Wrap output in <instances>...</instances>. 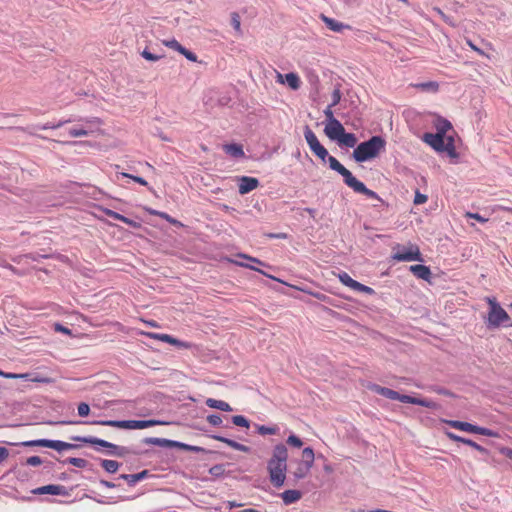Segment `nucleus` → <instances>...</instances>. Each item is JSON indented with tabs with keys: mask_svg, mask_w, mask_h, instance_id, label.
I'll list each match as a JSON object with an SVG mask.
<instances>
[{
	"mask_svg": "<svg viewBox=\"0 0 512 512\" xmlns=\"http://www.w3.org/2000/svg\"><path fill=\"white\" fill-rule=\"evenodd\" d=\"M288 449L284 444H277L272 451L271 458L267 463L270 482L274 487L280 488L284 485L287 471Z\"/></svg>",
	"mask_w": 512,
	"mask_h": 512,
	"instance_id": "f257e3e1",
	"label": "nucleus"
},
{
	"mask_svg": "<svg viewBox=\"0 0 512 512\" xmlns=\"http://www.w3.org/2000/svg\"><path fill=\"white\" fill-rule=\"evenodd\" d=\"M386 140L380 135H374L368 140L359 143L352 152V158L357 163L367 162L377 158L385 151Z\"/></svg>",
	"mask_w": 512,
	"mask_h": 512,
	"instance_id": "f03ea898",
	"label": "nucleus"
},
{
	"mask_svg": "<svg viewBox=\"0 0 512 512\" xmlns=\"http://www.w3.org/2000/svg\"><path fill=\"white\" fill-rule=\"evenodd\" d=\"M368 388L371 391H373L381 396H384L388 399H391V400H398L403 403L419 405V406H423V407L431 408V409H434L437 407V404L434 401H431L428 399H421V398H417V397H413V396H409V395H402L395 390H392V389L386 388V387H382L377 384L369 385Z\"/></svg>",
	"mask_w": 512,
	"mask_h": 512,
	"instance_id": "7ed1b4c3",
	"label": "nucleus"
},
{
	"mask_svg": "<svg viewBox=\"0 0 512 512\" xmlns=\"http://www.w3.org/2000/svg\"><path fill=\"white\" fill-rule=\"evenodd\" d=\"M489 309L485 318L488 329H497L500 326L512 327L508 313L501 307L495 298H487Z\"/></svg>",
	"mask_w": 512,
	"mask_h": 512,
	"instance_id": "20e7f679",
	"label": "nucleus"
},
{
	"mask_svg": "<svg viewBox=\"0 0 512 512\" xmlns=\"http://www.w3.org/2000/svg\"><path fill=\"white\" fill-rule=\"evenodd\" d=\"M92 424L120 429H145L161 424V422L157 420H99L93 421Z\"/></svg>",
	"mask_w": 512,
	"mask_h": 512,
	"instance_id": "39448f33",
	"label": "nucleus"
},
{
	"mask_svg": "<svg viewBox=\"0 0 512 512\" xmlns=\"http://www.w3.org/2000/svg\"><path fill=\"white\" fill-rule=\"evenodd\" d=\"M392 258L397 261H423L422 254L417 245H397L393 248Z\"/></svg>",
	"mask_w": 512,
	"mask_h": 512,
	"instance_id": "423d86ee",
	"label": "nucleus"
},
{
	"mask_svg": "<svg viewBox=\"0 0 512 512\" xmlns=\"http://www.w3.org/2000/svg\"><path fill=\"white\" fill-rule=\"evenodd\" d=\"M314 460L315 454L313 449L310 447L304 448L302 451V460L298 462L297 467L292 472L293 476L298 480L305 478L313 467Z\"/></svg>",
	"mask_w": 512,
	"mask_h": 512,
	"instance_id": "0eeeda50",
	"label": "nucleus"
},
{
	"mask_svg": "<svg viewBox=\"0 0 512 512\" xmlns=\"http://www.w3.org/2000/svg\"><path fill=\"white\" fill-rule=\"evenodd\" d=\"M445 422L452 428H455V429H458L461 431L475 433V434L488 436V437H498L497 432H495L491 429L485 428V427L473 425L468 422H463V421H458V420H446Z\"/></svg>",
	"mask_w": 512,
	"mask_h": 512,
	"instance_id": "6e6552de",
	"label": "nucleus"
},
{
	"mask_svg": "<svg viewBox=\"0 0 512 512\" xmlns=\"http://www.w3.org/2000/svg\"><path fill=\"white\" fill-rule=\"evenodd\" d=\"M304 137L310 150L323 162H326L328 157L327 149L319 142L317 136L312 129L306 125L304 128Z\"/></svg>",
	"mask_w": 512,
	"mask_h": 512,
	"instance_id": "1a4fd4ad",
	"label": "nucleus"
},
{
	"mask_svg": "<svg viewBox=\"0 0 512 512\" xmlns=\"http://www.w3.org/2000/svg\"><path fill=\"white\" fill-rule=\"evenodd\" d=\"M25 447H47L54 449L56 451H64L69 450L75 447V445L60 441V440H49V439H38V440H30L22 443Z\"/></svg>",
	"mask_w": 512,
	"mask_h": 512,
	"instance_id": "9d476101",
	"label": "nucleus"
},
{
	"mask_svg": "<svg viewBox=\"0 0 512 512\" xmlns=\"http://www.w3.org/2000/svg\"><path fill=\"white\" fill-rule=\"evenodd\" d=\"M72 440L77 441V442H82V443L91 444V445H98V446H101V447H104V448L112 449L113 451L111 452V454H114V455H117V456H123L124 453H125V448L124 447L117 446V445H115L113 443H110V442H108L106 440L99 439V438L92 437V436H87V437L75 436V437H72Z\"/></svg>",
	"mask_w": 512,
	"mask_h": 512,
	"instance_id": "9b49d317",
	"label": "nucleus"
},
{
	"mask_svg": "<svg viewBox=\"0 0 512 512\" xmlns=\"http://www.w3.org/2000/svg\"><path fill=\"white\" fill-rule=\"evenodd\" d=\"M234 266H241V267H245V268H249V269H252L254 271H257L259 272L260 274L264 275L265 277H267L268 279L272 280V281H275V282H279V283H282V284H285L288 288H291V289H294V288H299L298 286L296 285H293V284H287L285 282H283L282 280L276 278V277H273L271 275H268L266 274L265 272L259 270L258 268L252 266L251 264L249 263H244V262H239L237 260H233L232 258L228 257L226 255V269H229L230 267H234Z\"/></svg>",
	"mask_w": 512,
	"mask_h": 512,
	"instance_id": "f8f14e48",
	"label": "nucleus"
},
{
	"mask_svg": "<svg viewBox=\"0 0 512 512\" xmlns=\"http://www.w3.org/2000/svg\"><path fill=\"white\" fill-rule=\"evenodd\" d=\"M326 161H328L330 169H332L333 171H336L343 177V181L347 186L355 178L353 176V174L351 173V171H349L347 168H345L335 157L330 156L328 154Z\"/></svg>",
	"mask_w": 512,
	"mask_h": 512,
	"instance_id": "ddd939ff",
	"label": "nucleus"
},
{
	"mask_svg": "<svg viewBox=\"0 0 512 512\" xmlns=\"http://www.w3.org/2000/svg\"><path fill=\"white\" fill-rule=\"evenodd\" d=\"M354 192L363 194L371 199H377L380 202H383L382 198L373 190L366 187V185L358 180L356 177L350 182L348 185Z\"/></svg>",
	"mask_w": 512,
	"mask_h": 512,
	"instance_id": "4468645a",
	"label": "nucleus"
},
{
	"mask_svg": "<svg viewBox=\"0 0 512 512\" xmlns=\"http://www.w3.org/2000/svg\"><path fill=\"white\" fill-rule=\"evenodd\" d=\"M237 182L239 186V193L241 195L250 193L260 185V182L257 178L249 176L237 177Z\"/></svg>",
	"mask_w": 512,
	"mask_h": 512,
	"instance_id": "2eb2a0df",
	"label": "nucleus"
},
{
	"mask_svg": "<svg viewBox=\"0 0 512 512\" xmlns=\"http://www.w3.org/2000/svg\"><path fill=\"white\" fill-rule=\"evenodd\" d=\"M324 132L329 139L338 141L345 129L338 119H333L332 122L326 124Z\"/></svg>",
	"mask_w": 512,
	"mask_h": 512,
	"instance_id": "dca6fc26",
	"label": "nucleus"
},
{
	"mask_svg": "<svg viewBox=\"0 0 512 512\" xmlns=\"http://www.w3.org/2000/svg\"><path fill=\"white\" fill-rule=\"evenodd\" d=\"M443 140L445 137L437 134V133H425L423 135V141L430 145L435 151L443 152Z\"/></svg>",
	"mask_w": 512,
	"mask_h": 512,
	"instance_id": "f3484780",
	"label": "nucleus"
},
{
	"mask_svg": "<svg viewBox=\"0 0 512 512\" xmlns=\"http://www.w3.org/2000/svg\"><path fill=\"white\" fill-rule=\"evenodd\" d=\"M104 213L105 215H107L108 217L112 218V219H115V220H119L125 224H127L128 226L134 228V229H139L141 228V223L138 222V221H135L133 219H130L116 211H113L111 209H108V208H105L104 210Z\"/></svg>",
	"mask_w": 512,
	"mask_h": 512,
	"instance_id": "a211bd4d",
	"label": "nucleus"
},
{
	"mask_svg": "<svg viewBox=\"0 0 512 512\" xmlns=\"http://www.w3.org/2000/svg\"><path fill=\"white\" fill-rule=\"evenodd\" d=\"M148 337L152 338V339H156V340H160L162 342H165V343H169L171 345H175V346H178V347H183V348H189L190 347V344L188 343H185V342H181L180 340L168 335V334H160V333H147L146 334Z\"/></svg>",
	"mask_w": 512,
	"mask_h": 512,
	"instance_id": "6ab92c4d",
	"label": "nucleus"
},
{
	"mask_svg": "<svg viewBox=\"0 0 512 512\" xmlns=\"http://www.w3.org/2000/svg\"><path fill=\"white\" fill-rule=\"evenodd\" d=\"M40 259H49V254L31 252L18 256L14 261L18 264H29L30 261L39 262Z\"/></svg>",
	"mask_w": 512,
	"mask_h": 512,
	"instance_id": "aec40b11",
	"label": "nucleus"
},
{
	"mask_svg": "<svg viewBox=\"0 0 512 512\" xmlns=\"http://www.w3.org/2000/svg\"><path fill=\"white\" fill-rule=\"evenodd\" d=\"M434 127L436 129V133L443 137H446L447 132L453 129L451 122L441 116H438L435 119Z\"/></svg>",
	"mask_w": 512,
	"mask_h": 512,
	"instance_id": "412c9836",
	"label": "nucleus"
},
{
	"mask_svg": "<svg viewBox=\"0 0 512 512\" xmlns=\"http://www.w3.org/2000/svg\"><path fill=\"white\" fill-rule=\"evenodd\" d=\"M333 275L336 276L335 273H333ZM337 277L343 285L349 288H369L368 286L352 279L346 272H340Z\"/></svg>",
	"mask_w": 512,
	"mask_h": 512,
	"instance_id": "4be33fe9",
	"label": "nucleus"
},
{
	"mask_svg": "<svg viewBox=\"0 0 512 512\" xmlns=\"http://www.w3.org/2000/svg\"><path fill=\"white\" fill-rule=\"evenodd\" d=\"M226 154L230 155L234 159L245 158L243 145L238 143L226 144Z\"/></svg>",
	"mask_w": 512,
	"mask_h": 512,
	"instance_id": "5701e85b",
	"label": "nucleus"
},
{
	"mask_svg": "<svg viewBox=\"0 0 512 512\" xmlns=\"http://www.w3.org/2000/svg\"><path fill=\"white\" fill-rule=\"evenodd\" d=\"M410 271L419 279H423L426 281H429V278L431 276V271L429 267L422 265V264H416L412 265L410 267Z\"/></svg>",
	"mask_w": 512,
	"mask_h": 512,
	"instance_id": "b1692460",
	"label": "nucleus"
},
{
	"mask_svg": "<svg viewBox=\"0 0 512 512\" xmlns=\"http://www.w3.org/2000/svg\"><path fill=\"white\" fill-rule=\"evenodd\" d=\"M320 17H321L322 21L326 24V26H327L330 30H332V31H334V32H342V31H343V29H345V28H349V26H348V25H345V24H343L342 22H339V21H337V20H335V19H333V18L327 17V16H326V15H324V14H321V16H320Z\"/></svg>",
	"mask_w": 512,
	"mask_h": 512,
	"instance_id": "393cba45",
	"label": "nucleus"
},
{
	"mask_svg": "<svg viewBox=\"0 0 512 512\" xmlns=\"http://www.w3.org/2000/svg\"><path fill=\"white\" fill-rule=\"evenodd\" d=\"M302 493L299 490H286L281 494V498L286 505L292 504L300 500Z\"/></svg>",
	"mask_w": 512,
	"mask_h": 512,
	"instance_id": "a878e982",
	"label": "nucleus"
},
{
	"mask_svg": "<svg viewBox=\"0 0 512 512\" xmlns=\"http://www.w3.org/2000/svg\"><path fill=\"white\" fill-rule=\"evenodd\" d=\"M443 152H446L451 158L458 157L452 135H446L445 140H443Z\"/></svg>",
	"mask_w": 512,
	"mask_h": 512,
	"instance_id": "bb28decb",
	"label": "nucleus"
},
{
	"mask_svg": "<svg viewBox=\"0 0 512 512\" xmlns=\"http://www.w3.org/2000/svg\"><path fill=\"white\" fill-rule=\"evenodd\" d=\"M148 475L147 470H143L136 474H122L120 478L125 480L130 486H134L137 482L145 479Z\"/></svg>",
	"mask_w": 512,
	"mask_h": 512,
	"instance_id": "cd10ccee",
	"label": "nucleus"
},
{
	"mask_svg": "<svg viewBox=\"0 0 512 512\" xmlns=\"http://www.w3.org/2000/svg\"><path fill=\"white\" fill-rule=\"evenodd\" d=\"M337 142L340 146L355 149V147L357 146V137L354 133H347L345 131Z\"/></svg>",
	"mask_w": 512,
	"mask_h": 512,
	"instance_id": "c85d7f7f",
	"label": "nucleus"
},
{
	"mask_svg": "<svg viewBox=\"0 0 512 512\" xmlns=\"http://www.w3.org/2000/svg\"><path fill=\"white\" fill-rule=\"evenodd\" d=\"M27 377L25 380L42 383V384H51L54 383V379L48 375L40 374V373H26Z\"/></svg>",
	"mask_w": 512,
	"mask_h": 512,
	"instance_id": "c756f323",
	"label": "nucleus"
},
{
	"mask_svg": "<svg viewBox=\"0 0 512 512\" xmlns=\"http://www.w3.org/2000/svg\"><path fill=\"white\" fill-rule=\"evenodd\" d=\"M37 492L40 494L61 495L64 492V487L61 485H46L38 488Z\"/></svg>",
	"mask_w": 512,
	"mask_h": 512,
	"instance_id": "7c9ffc66",
	"label": "nucleus"
},
{
	"mask_svg": "<svg viewBox=\"0 0 512 512\" xmlns=\"http://www.w3.org/2000/svg\"><path fill=\"white\" fill-rule=\"evenodd\" d=\"M230 24L235 31V35L241 37L243 35V31L241 29V18L238 13L233 12L230 15Z\"/></svg>",
	"mask_w": 512,
	"mask_h": 512,
	"instance_id": "2f4dec72",
	"label": "nucleus"
},
{
	"mask_svg": "<svg viewBox=\"0 0 512 512\" xmlns=\"http://www.w3.org/2000/svg\"><path fill=\"white\" fill-rule=\"evenodd\" d=\"M101 466L108 473H116L120 467V463L115 460L104 459L101 461Z\"/></svg>",
	"mask_w": 512,
	"mask_h": 512,
	"instance_id": "473e14b6",
	"label": "nucleus"
},
{
	"mask_svg": "<svg viewBox=\"0 0 512 512\" xmlns=\"http://www.w3.org/2000/svg\"><path fill=\"white\" fill-rule=\"evenodd\" d=\"M416 88L422 91L437 92L439 90V83L436 81L422 82L415 85Z\"/></svg>",
	"mask_w": 512,
	"mask_h": 512,
	"instance_id": "72a5a7b5",
	"label": "nucleus"
},
{
	"mask_svg": "<svg viewBox=\"0 0 512 512\" xmlns=\"http://www.w3.org/2000/svg\"><path fill=\"white\" fill-rule=\"evenodd\" d=\"M285 77L290 88L296 90L300 87V78L297 74L290 72L287 73Z\"/></svg>",
	"mask_w": 512,
	"mask_h": 512,
	"instance_id": "f704fd0d",
	"label": "nucleus"
},
{
	"mask_svg": "<svg viewBox=\"0 0 512 512\" xmlns=\"http://www.w3.org/2000/svg\"><path fill=\"white\" fill-rule=\"evenodd\" d=\"M120 175H121V177L129 178L142 186H146L150 192H153V188L148 186V182L144 178H142L140 176H135V175H132L129 173H125V172L120 173Z\"/></svg>",
	"mask_w": 512,
	"mask_h": 512,
	"instance_id": "c9c22d12",
	"label": "nucleus"
},
{
	"mask_svg": "<svg viewBox=\"0 0 512 512\" xmlns=\"http://www.w3.org/2000/svg\"><path fill=\"white\" fill-rule=\"evenodd\" d=\"M140 54L145 60L150 62H156L164 57V55L152 53L147 47Z\"/></svg>",
	"mask_w": 512,
	"mask_h": 512,
	"instance_id": "e433bc0d",
	"label": "nucleus"
},
{
	"mask_svg": "<svg viewBox=\"0 0 512 512\" xmlns=\"http://www.w3.org/2000/svg\"><path fill=\"white\" fill-rule=\"evenodd\" d=\"M71 122L70 119H67V120H60L59 122L57 123H52V122H48V123H45L44 125L42 126H36L38 129H42V130H47V129H58L60 127H62L63 125L67 124Z\"/></svg>",
	"mask_w": 512,
	"mask_h": 512,
	"instance_id": "4c0bfd02",
	"label": "nucleus"
},
{
	"mask_svg": "<svg viewBox=\"0 0 512 512\" xmlns=\"http://www.w3.org/2000/svg\"><path fill=\"white\" fill-rule=\"evenodd\" d=\"M65 462L77 468H85L88 465V461L86 459L76 457H70L66 459Z\"/></svg>",
	"mask_w": 512,
	"mask_h": 512,
	"instance_id": "58836bf2",
	"label": "nucleus"
},
{
	"mask_svg": "<svg viewBox=\"0 0 512 512\" xmlns=\"http://www.w3.org/2000/svg\"><path fill=\"white\" fill-rule=\"evenodd\" d=\"M232 423L239 427L248 429L250 427L249 421L242 415H236L232 417Z\"/></svg>",
	"mask_w": 512,
	"mask_h": 512,
	"instance_id": "ea45409f",
	"label": "nucleus"
},
{
	"mask_svg": "<svg viewBox=\"0 0 512 512\" xmlns=\"http://www.w3.org/2000/svg\"><path fill=\"white\" fill-rule=\"evenodd\" d=\"M226 445L236 449V450H240V451H243V452H246L248 453L250 451V448L248 446H245L243 444H240L236 441H233V440H230V439H227L226 438Z\"/></svg>",
	"mask_w": 512,
	"mask_h": 512,
	"instance_id": "a19ab883",
	"label": "nucleus"
},
{
	"mask_svg": "<svg viewBox=\"0 0 512 512\" xmlns=\"http://www.w3.org/2000/svg\"><path fill=\"white\" fill-rule=\"evenodd\" d=\"M68 134L70 137H82L89 135V131L84 128H71Z\"/></svg>",
	"mask_w": 512,
	"mask_h": 512,
	"instance_id": "79ce46f5",
	"label": "nucleus"
},
{
	"mask_svg": "<svg viewBox=\"0 0 512 512\" xmlns=\"http://www.w3.org/2000/svg\"><path fill=\"white\" fill-rule=\"evenodd\" d=\"M166 47L174 49L178 52L181 51L183 46L176 40V39H170V40H163L162 42Z\"/></svg>",
	"mask_w": 512,
	"mask_h": 512,
	"instance_id": "37998d69",
	"label": "nucleus"
},
{
	"mask_svg": "<svg viewBox=\"0 0 512 512\" xmlns=\"http://www.w3.org/2000/svg\"><path fill=\"white\" fill-rule=\"evenodd\" d=\"M0 376L7 378V379H25L27 377V374L21 373H11V372H4L0 370Z\"/></svg>",
	"mask_w": 512,
	"mask_h": 512,
	"instance_id": "c03bdc74",
	"label": "nucleus"
},
{
	"mask_svg": "<svg viewBox=\"0 0 512 512\" xmlns=\"http://www.w3.org/2000/svg\"><path fill=\"white\" fill-rule=\"evenodd\" d=\"M287 444L296 448H300L302 447L303 442L298 436L292 434L287 438Z\"/></svg>",
	"mask_w": 512,
	"mask_h": 512,
	"instance_id": "a18cd8bd",
	"label": "nucleus"
},
{
	"mask_svg": "<svg viewBox=\"0 0 512 512\" xmlns=\"http://www.w3.org/2000/svg\"><path fill=\"white\" fill-rule=\"evenodd\" d=\"M179 53L182 54L187 60L191 62H197V55L184 46Z\"/></svg>",
	"mask_w": 512,
	"mask_h": 512,
	"instance_id": "49530a36",
	"label": "nucleus"
},
{
	"mask_svg": "<svg viewBox=\"0 0 512 512\" xmlns=\"http://www.w3.org/2000/svg\"><path fill=\"white\" fill-rule=\"evenodd\" d=\"M206 404L211 408H217L220 410H224V402L223 401L209 398L206 400Z\"/></svg>",
	"mask_w": 512,
	"mask_h": 512,
	"instance_id": "de8ad7c7",
	"label": "nucleus"
},
{
	"mask_svg": "<svg viewBox=\"0 0 512 512\" xmlns=\"http://www.w3.org/2000/svg\"><path fill=\"white\" fill-rule=\"evenodd\" d=\"M464 444L474 448L475 450H477L480 453H487V450L483 446L477 444L476 442H474L471 439L466 438V440L464 441Z\"/></svg>",
	"mask_w": 512,
	"mask_h": 512,
	"instance_id": "09e8293b",
	"label": "nucleus"
},
{
	"mask_svg": "<svg viewBox=\"0 0 512 512\" xmlns=\"http://www.w3.org/2000/svg\"><path fill=\"white\" fill-rule=\"evenodd\" d=\"M258 432L261 435H274L277 432V428L276 427H268V426H260L258 428Z\"/></svg>",
	"mask_w": 512,
	"mask_h": 512,
	"instance_id": "8fccbe9b",
	"label": "nucleus"
},
{
	"mask_svg": "<svg viewBox=\"0 0 512 512\" xmlns=\"http://www.w3.org/2000/svg\"><path fill=\"white\" fill-rule=\"evenodd\" d=\"M49 259H56V260H58V261H60L62 263H69L70 262V259L68 258V256L60 254V253H57V252L49 253Z\"/></svg>",
	"mask_w": 512,
	"mask_h": 512,
	"instance_id": "3c124183",
	"label": "nucleus"
},
{
	"mask_svg": "<svg viewBox=\"0 0 512 512\" xmlns=\"http://www.w3.org/2000/svg\"><path fill=\"white\" fill-rule=\"evenodd\" d=\"M77 409H78V414H79V416H81V417H86V416H88V414H89V412H90V407H89V405H88L87 403H84V402H83V403H80V404L78 405V408H77Z\"/></svg>",
	"mask_w": 512,
	"mask_h": 512,
	"instance_id": "603ef678",
	"label": "nucleus"
},
{
	"mask_svg": "<svg viewBox=\"0 0 512 512\" xmlns=\"http://www.w3.org/2000/svg\"><path fill=\"white\" fill-rule=\"evenodd\" d=\"M428 197L427 195L425 194H422L420 193L418 190L416 191L415 193V197H414V204L415 205H420V204H423L427 201Z\"/></svg>",
	"mask_w": 512,
	"mask_h": 512,
	"instance_id": "864d4df0",
	"label": "nucleus"
},
{
	"mask_svg": "<svg viewBox=\"0 0 512 512\" xmlns=\"http://www.w3.org/2000/svg\"><path fill=\"white\" fill-rule=\"evenodd\" d=\"M332 103L330 104L331 106H335L337 105L340 100H341V91L339 89H335L333 92H332Z\"/></svg>",
	"mask_w": 512,
	"mask_h": 512,
	"instance_id": "5fc2aeb1",
	"label": "nucleus"
},
{
	"mask_svg": "<svg viewBox=\"0 0 512 512\" xmlns=\"http://www.w3.org/2000/svg\"><path fill=\"white\" fill-rule=\"evenodd\" d=\"M26 463L30 466H39L42 464V459L39 456H31L27 459Z\"/></svg>",
	"mask_w": 512,
	"mask_h": 512,
	"instance_id": "6e6d98bb",
	"label": "nucleus"
},
{
	"mask_svg": "<svg viewBox=\"0 0 512 512\" xmlns=\"http://www.w3.org/2000/svg\"><path fill=\"white\" fill-rule=\"evenodd\" d=\"M159 217H161L162 219H165L167 222H169V223H171L173 225H181V223L179 221H177L176 219L172 218L166 212H162L161 211V214H159Z\"/></svg>",
	"mask_w": 512,
	"mask_h": 512,
	"instance_id": "4d7b16f0",
	"label": "nucleus"
},
{
	"mask_svg": "<svg viewBox=\"0 0 512 512\" xmlns=\"http://www.w3.org/2000/svg\"><path fill=\"white\" fill-rule=\"evenodd\" d=\"M445 434H446V436H447L450 440L455 441V442H461V443H463V444H464V441L466 440V438H463V437H461V436H458V435H456V434H454V433H452V432H449V431L445 432Z\"/></svg>",
	"mask_w": 512,
	"mask_h": 512,
	"instance_id": "13d9d810",
	"label": "nucleus"
},
{
	"mask_svg": "<svg viewBox=\"0 0 512 512\" xmlns=\"http://www.w3.org/2000/svg\"><path fill=\"white\" fill-rule=\"evenodd\" d=\"M332 107L331 105H328L327 108L324 110V114L326 116V119H327V122L330 123L333 121V119H336L333 115V111H332Z\"/></svg>",
	"mask_w": 512,
	"mask_h": 512,
	"instance_id": "bf43d9fd",
	"label": "nucleus"
},
{
	"mask_svg": "<svg viewBox=\"0 0 512 512\" xmlns=\"http://www.w3.org/2000/svg\"><path fill=\"white\" fill-rule=\"evenodd\" d=\"M207 421H208L210 424H212V425L216 426V425H219V424L222 422V419H221V417H220V416H218V415H209V416L207 417Z\"/></svg>",
	"mask_w": 512,
	"mask_h": 512,
	"instance_id": "052dcab7",
	"label": "nucleus"
},
{
	"mask_svg": "<svg viewBox=\"0 0 512 512\" xmlns=\"http://www.w3.org/2000/svg\"><path fill=\"white\" fill-rule=\"evenodd\" d=\"M238 257L239 258H242V259H245L247 261H250V262H253V263H257V264H260V265H265L262 261H260L259 259L257 258H253V257H250V256H247L245 254H238Z\"/></svg>",
	"mask_w": 512,
	"mask_h": 512,
	"instance_id": "680f3d73",
	"label": "nucleus"
},
{
	"mask_svg": "<svg viewBox=\"0 0 512 512\" xmlns=\"http://www.w3.org/2000/svg\"><path fill=\"white\" fill-rule=\"evenodd\" d=\"M9 457V451L5 447H0V463Z\"/></svg>",
	"mask_w": 512,
	"mask_h": 512,
	"instance_id": "e2e57ef3",
	"label": "nucleus"
},
{
	"mask_svg": "<svg viewBox=\"0 0 512 512\" xmlns=\"http://www.w3.org/2000/svg\"><path fill=\"white\" fill-rule=\"evenodd\" d=\"M467 217L472 218V219H475V220H478V221H480V222H486V221H487V219H485L484 217H482V216H481L480 214H478V213H470V212H468V213H467Z\"/></svg>",
	"mask_w": 512,
	"mask_h": 512,
	"instance_id": "0e129e2a",
	"label": "nucleus"
},
{
	"mask_svg": "<svg viewBox=\"0 0 512 512\" xmlns=\"http://www.w3.org/2000/svg\"><path fill=\"white\" fill-rule=\"evenodd\" d=\"M55 330L56 331H60V332L65 333V334H70V330L68 328H66V327L61 326L60 324H56L55 325Z\"/></svg>",
	"mask_w": 512,
	"mask_h": 512,
	"instance_id": "69168bd1",
	"label": "nucleus"
},
{
	"mask_svg": "<svg viewBox=\"0 0 512 512\" xmlns=\"http://www.w3.org/2000/svg\"><path fill=\"white\" fill-rule=\"evenodd\" d=\"M501 453L505 455L507 458L512 460V449L510 448H504L501 450Z\"/></svg>",
	"mask_w": 512,
	"mask_h": 512,
	"instance_id": "338daca9",
	"label": "nucleus"
},
{
	"mask_svg": "<svg viewBox=\"0 0 512 512\" xmlns=\"http://www.w3.org/2000/svg\"><path fill=\"white\" fill-rule=\"evenodd\" d=\"M501 453L505 455L507 458L512 460V449L510 448H504L501 450Z\"/></svg>",
	"mask_w": 512,
	"mask_h": 512,
	"instance_id": "774afa93",
	"label": "nucleus"
}]
</instances>
